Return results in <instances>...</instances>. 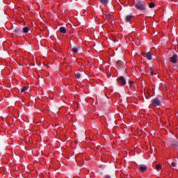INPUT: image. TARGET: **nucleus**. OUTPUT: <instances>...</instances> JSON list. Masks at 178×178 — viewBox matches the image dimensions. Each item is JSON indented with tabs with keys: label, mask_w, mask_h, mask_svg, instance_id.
<instances>
[{
	"label": "nucleus",
	"mask_w": 178,
	"mask_h": 178,
	"mask_svg": "<svg viewBox=\"0 0 178 178\" xmlns=\"http://www.w3.org/2000/svg\"><path fill=\"white\" fill-rule=\"evenodd\" d=\"M14 32L15 34H20V33H22V29H20V28H17L15 29Z\"/></svg>",
	"instance_id": "8"
},
{
	"label": "nucleus",
	"mask_w": 178,
	"mask_h": 178,
	"mask_svg": "<svg viewBox=\"0 0 178 178\" xmlns=\"http://www.w3.org/2000/svg\"><path fill=\"white\" fill-rule=\"evenodd\" d=\"M75 76L76 79H81V74L80 73L75 74Z\"/></svg>",
	"instance_id": "16"
},
{
	"label": "nucleus",
	"mask_w": 178,
	"mask_h": 178,
	"mask_svg": "<svg viewBox=\"0 0 178 178\" xmlns=\"http://www.w3.org/2000/svg\"><path fill=\"white\" fill-rule=\"evenodd\" d=\"M106 19H111V15L107 14L106 15Z\"/></svg>",
	"instance_id": "20"
},
{
	"label": "nucleus",
	"mask_w": 178,
	"mask_h": 178,
	"mask_svg": "<svg viewBox=\"0 0 178 178\" xmlns=\"http://www.w3.org/2000/svg\"><path fill=\"white\" fill-rule=\"evenodd\" d=\"M24 91H27V87H24L22 88V92H24Z\"/></svg>",
	"instance_id": "17"
},
{
	"label": "nucleus",
	"mask_w": 178,
	"mask_h": 178,
	"mask_svg": "<svg viewBox=\"0 0 178 178\" xmlns=\"http://www.w3.org/2000/svg\"><path fill=\"white\" fill-rule=\"evenodd\" d=\"M152 104L154 106H159L161 105V101L158 99H154L152 100Z\"/></svg>",
	"instance_id": "2"
},
{
	"label": "nucleus",
	"mask_w": 178,
	"mask_h": 178,
	"mask_svg": "<svg viewBox=\"0 0 178 178\" xmlns=\"http://www.w3.org/2000/svg\"><path fill=\"white\" fill-rule=\"evenodd\" d=\"M162 168V165H161V164H157L156 165V169L158 172H159V170H161V169Z\"/></svg>",
	"instance_id": "10"
},
{
	"label": "nucleus",
	"mask_w": 178,
	"mask_h": 178,
	"mask_svg": "<svg viewBox=\"0 0 178 178\" xmlns=\"http://www.w3.org/2000/svg\"><path fill=\"white\" fill-rule=\"evenodd\" d=\"M83 13H86V11H84Z\"/></svg>",
	"instance_id": "25"
},
{
	"label": "nucleus",
	"mask_w": 178,
	"mask_h": 178,
	"mask_svg": "<svg viewBox=\"0 0 178 178\" xmlns=\"http://www.w3.org/2000/svg\"><path fill=\"white\" fill-rule=\"evenodd\" d=\"M149 8H150V9L155 8V3H149Z\"/></svg>",
	"instance_id": "11"
},
{
	"label": "nucleus",
	"mask_w": 178,
	"mask_h": 178,
	"mask_svg": "<svg viewBox=\"0 0 178 178\" xmlns=\"http://www.w3.org/2000/svg\"><path fill=\"white\" fill-rule=\"evenodd\" d=\"M101 3L103 5H108V0H100Z\"/></svg>",
	"instance_id": "12"
},
{
	"label": "nucleus",
	"mask_w": 178,
	"mask_h": 178,
	"mask_svg": "<svg viewBox=\"0 0 178 178\" xmlns=\"http://www.w3.org/2000/svg\"><path fill=\"white\" fill-rule=\"evenodd\" d=\"M23 33H29V27H24L23 28Z\"/></svg>",
	"instance_id": "14"
},
{
	"label": "nucleus",
	"mask_w": 178,
	"mask_h": 178,
	"mask_svg": "<svg viewBox=\"0 0 178 178\" xmlns=\"http://www.w3.org/2000/svg\"><path fill=\"white\" fill-rule=\"evenodd\" d=\"M122 61H120V60H118V62H117V65H118V66H120V65H122Z\"/></svg>",
	"instance_id": "19"
},
{
	"label": "nucleus",
	"mask_w": 178,
	"mask_h": 178,
	"mask_svg": "<svg viewBox=\"0 0 178 178\" xmlns=\"http://www.w3.org/2000/svg\"><path fill=\"white\" fill-rule=\"evenodd\" d=\"M130 87H131V81H129Z\"/></svg>",
	"instance_id": "24"
},
{
	"label": "nucleus",
	"mask_w": 178,
	"mask_h": 178,
	"mask_svg": "<svg viewBox=\"0 0 178 178\" xmlns=\"http://www.w3.org/2000/svg\"><path fill=\"white\" fill-rule=\"evenodd\" d=\"M131 17H133L131 15H127L126 17L125 22H130V19H131Z\"/></svg>",
	"instance_id": "13"
},
{
	"label": "nucleus",
	"mask_w": 178,
	"mask_h": 178,
	"mask_svg": "<svg viewBox=\"0 0 178 178\" xmlns=\"http://www.w3.org/2000/svg\"><path fill=\"white\" fill-rule=\"evenodd\" d=\"M150 73H151L152 76H154V72L153 71H150Z\"/></svg>",
	"instance_id": "21"
},
{
	"label": "nucleus",
	"mask_w": 178,
	"mask_h": 178,
	"mask_svg": "<svg viewBox=\"0 0 178 178\" xmlns=\"http://www.w3.org/2000/svg\"><path fill=\"white\" fill-rule=\"evenodd\" d=\"M139 169L140 172H145V170H147V166H140Z\"/></svg>",
	"instance_id": "9"
},
{
	"label": "nucleus",
	"mask_w": 178,
	"mask_h": 178,
	"mask_svg": "<svg viewBox=\"0 0 178 178\" xmlns=\"http://www.w3.org/2000/svg\"><path fill=\"white\" fill-rule=\"evenodd\" d=\"M172 145H173L174 147H178V142L177 141L172 142Z\"/></svg>",
	"instance_id": "15"
},
{
	"label": "nucleus",
	"mask_w": 178,
	"mask_h": 178,
	"mask_svg": "<svg viewBox=\"0 0 178 178\" xmlns=\"http://www.w3.org/2000/svg\"><path fill=\"white\" fill-rule=\"evenodd\" d=\"M170 62L172 63H177V54H174L172 57L170 58Z\"/></svg>",
	"instance_id": "3"
},
{
	"label": "nucleus",
	"mask_w": 178,
	"mask_h": 178,
	"mask_svg": "<svg viewBox=\"0 0 178 178\" xmlns=\"http://www.w3.org/2000/svg\"><path fill=\"white\" fill-rule=\"evenodd\" d=\"M79 49H80V47L79 46H76L75 47H73L72 49V51L74 54H77V52H79Z\"/></svg>",
	"instance_id": "6"
},
{
	"label": "nucleus",
	"mask_w": 178,
	"mask_h": 178,
	"mask_svg": "<svg viewBox=\"0 0 178 178\" xmlns=\"http://www.w3.org/2000/svg\"><path fill=\"white\" fill-rule=\"evenodd\" d=\"M145 58L148 60H151L152 59V54H151V52H147L146 54H145Z\"/></svg>",
	"instance_id": "5"
},
{
	"label": "nucleus",
	"mask_w": 178,
	"mask_h": 178,
	"mask_svg": "<svg viewBox=\"0 0 178 178\" xmlns=\"http://www.w3.org/2000/svg\"><path fill=\"white\" fill-rule=\"evenodd\" d=\"M119 81H120V84H122V86L126 85L127 81H126V79L123 76H120L119 78Z\"/></svg>",
	"instance_id": "4"
},
{
	"label": "nucleus",
	"mask_w": 178,
	"mask_h": 178,
	"mask_svg": "<svg viewBox=\"0 0 178 178\" xmlns=\"http://www.w3.org/2000/svg\"><path fill=\"white\" fill-rule=\"evenodd\" d=\"M171 166H172V168H176V163L172 162V163H171Z\"/></svg>",
	"instance_id": "18"
},
{
	"label": "nucleus",
	"mask_w": 178,
	"mask_h": 178,
	"mask_svg": "<svg viewBox=\"0 0 178 178\" xmlns=\"http://www.w3.org/2000/svg\"><path fill=\"white\" fill-rule=\"evenodd\" d=\"M135 7L136 9H138L139 10H145V5H144L142 1H138L136 3Z\"/></svg>",
	"instance_id": "1"
},
{
	"label": "nucleus",
	"mask_w": 178,
	"mask_h": 178,
	"mask_svg": "<svg viewBox=\"0 0 178 178\" xmlns=\"http://www.w3.org/2000/svg\"><path fill=\"white\" fill-rule=\"evenodd\" d=\"M40 138H42L41 136H40Z\"/></svg>",
	"instance_id": "26"
},
{
	"label": "nucleus",
	"mask_w": 178,
	"mask_h": 178,
	"mask_svg": "<svg viewBox=\"0 0 178 178\" xmlns=\"http://www.w3.org/2000/svg\"><path fill=\"white\" fill-rule=\"evenodd\" d=\"M105 178H111V176L106 175V176L105 177Z\"/></svg>",
	"instance_id": "22"
},
{
	"label": "nucleus",
	"mask_w": 178,
	"mask_h": 178,
	"mask_svg": "<svg viewBox=\"0 0 178 178\" xmlns=\"http://www.w3.org/2000/svg\"><path fill=\"white\" fill-rule=\"evenodd\" d=\"M59 30H60V33H61V34L66 33V28H65L64 26L60 27Z\"/></svg>",
	"instance_id": "7"
},
{
	"label": "nucleus",
	"mask_w": 178,
	"mask_h": 178,
	"mask_svg": "<svg viewBox=\"0 0 178 178\" xmlns=\"http://www.w3.org/2000/svg\"><path fill=\"white\" fill-rule=\"evenodd\" d=\"M30 131H31L30 129L26 130V133H30Z\"/></svg>",
	"instance_id": "23"
}]
</instances>
